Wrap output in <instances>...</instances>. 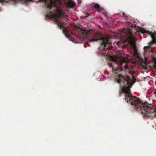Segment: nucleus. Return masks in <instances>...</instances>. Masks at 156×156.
Returning a JSON list of instances; mask_svg holds the SVG:
<instances>
[{"label": "nucleus", "mask_w": 156, "mask_h": 156, "mask_svg": "<svg viewBox=\"0 0 156 156\" xmlns=\"http://www.w3.org/2000/svg\"><path fill=\"white\" fill-rule=\"evenodd\" d=\"M108 58L111 62L108 63L109 66L113 73H115L116 80L118 83H122L124 87L122 88V92L125 93V101L131 104L134 109L141 111L143 115L153 119L156 116V112L152 105L147 102L143 103L136 96L132 95L130 92L132 86L130 80L119 73L123 71L132 74L133 69L129 64L128 60L122 57H117L115 55L110 56Z\"/></svg>", "instance_id": "1"}, {"label": "nucleus", "mask_w": 156, "mask_h": 156, "mask_svg": "<svg viewBox=\"0 0 156 156\" xmlns=\"http://www.w3.org/2000/svg\"><path fill=\"white\" fill-rule=\"evenodd\" d=\"M109 39L108 37H104L100 33L97 32L90 34L86 42L89 46H90V43L100 40L101 41V45L104 47L103 49L106 51V50L112 48L111 45V43L109 41Z\"/></svg>", "instance_id": "2"}, {"label": "nucleus", "mask_w": 156, "mask_h": 156, "mask_svg": "<svg viewBox=\"0 0 156 156\" xmlns=\"http://www.w3.org/2000/svg\"><path fill=\"white\" fill-rule=\"evenodd\" d=\"M129 40L131 46L133 49V58L134 60V62L138 64H140L143 62V60L140 58V54L137 52L135 42L133 40V37H129Z\"/></svg>", "instance_id": "3"}, {"label": "nucleus", "mask_w": 156, "mask_h": 156, "mask_svg": "<svg viewBox=\"0 0 156 156\" xmlns=\"http://www.w3.org/2000/svg\"><path fill=\"white\" fill-rule=\"evenodd\" d=\"M150 33L148 34L151 36L152 39L151 41L149 43V45L151 46L156 43V34L152 32H150Z\"/></svg>", "instance_id": "4"}, {"label": "nucleus", "mask_w": 156, "mask_h": 156, "mask_svg": "<svg viewBox=\"0 0 156 156\" xmlns=\"http://www.w3.org/2000/svg\"><path fill=\"white\" fill-rule=\"evenodd\" d=\"M77 31L78 33L80 35H82L84 34L87 35L89 33L88 30H83L81 29H78Z\"/></svg>", "instance_id": "5"}, {"label": "nucleus", "mask_w": 156, "mask_h": 156, "mask_svg": "<svg viewBox=\"0 0 156 156\" xmlns=\"http://www.w3.org/2000/svg\"><path fill=\"white\" fill-rule=\"evenodd\" d=\"M68 5L70 7H73L75 5V3L73 1H70L68 2Z\"/></svg>", "instance_id": "6"}, {"label": "nucleus", "mask_w": 156, "mask_h": 156, "mask_svg": "<svg viewBox=\"0 0 156 156\" xmlns=\"http://www.w3.org/2000/svg\"><path fill=\"white\" fill-rule=\"evenodd\" d=\"M140 31L141 33L142 34L147 33L148 34L149 33H150L149 31H147L143 29H141L140 30Z\"/></svg>", "instance_id": "7"}, {"label": "nucleus", "mask_w": 156, "mask_h": 156, "mask_svg": "<svg viewBox=\"0 0 156 156\" xmlns=\"http://www.w3.org/2000/svg\"><path fill=\"white\" fill-rule=\"evenodd\" d=\"M93 7L95 9H98L100 8V6L98 4H96Z\"/></svg>", "instance_id": "8"}, {"label": "nucleus", "mask_w": 156, "mask_h": 156, "mask_svg": "<svg viewBox=\"0 0 156 156\" xmlns=\"http://www.w3.org/2000/svg\"><path fill=\"white\" fill-rule=\"evenodd\" d=\"M117 44H118V45L119 46V47H122L123 45V42H117Z\"/></svg>", "instance_id": "9"}, {"label": "nucleus", "mask_w": 156, "mask_h": 156, "mask_svg": "<svg viewBox=\"0 0 156 156\" xmlns=\"http://www.w3.org/2000/svg\"><path fill=\"white\" fill-rule=\"evenodd\" d=\"M154 55H152V59L155 62V63H156V58L154 57Z\"/></svg>", "instance_id": "10"}, {"label": "nucleus", "mask_w": 156, "mask_h": 156, "mask_svg": "<svg viewBox=\"0 0 156 156\" xmlns=\"http://www.w3.org/2000/svg\"><path fill=\"white\" fill-rule=\"evenodd\" d=\"M154 94H155V96H156V89L154 90Z\"/></svg>", "instance_id": "11"}, {"label": "nucleus", "mask_w": 156, "mask_h": 156, "mask_svg": "<svg viewBox=\"0 0 156 156\" xmlns=\"http://www.w3.org/2000/svg\"><path fill=\"white\" fill-rule=\"evenodd\" d=\"M122 14H123V15L124 16H125L126 17V18L127 17V16H126L125 15V13L123 12H122Z\"/></svg>", "instance_id": "12"}, {"label": "nucleus", "mask_w": 156, "mask_h": 156, "mask_svg": "<svg viewBox=\"0 0 156 156\" xmlns=\"http://www.w3.org/2000/svg\"><path fill=\"white\" fill-rule=\"evenodd\" d=\"M4 0L5 2H9V0Z\"/></svg>", "instance_id": "13"}, {"label": "nucleus", "mask_w": 156, "mask_h": 156, "mask_svg": "<svg viewBox=\"0 0 156 156\" xmlns=\"http://www.w3.org/2000/svg\"><path fill=\"white\" fill-rule=\"evenodd\" d=\"M101 11V9H99V10H98L99 11Z\"/></svg>", "instance_id": "14"}, {"label": "nucleus", "mask_w": 156, "mask_h": 156, "mask_svg": "<svg viewBox=\"0 0 156 156\" xmlns=\"http://www.w3.org/2000/svg\"><path fill=\"white\" fill-rule=\"evenodd\" d=\"M130 34L131 35V33H130Z\"/></svg>", "instance_id": "15"}, {"label": "nucleus", "mask_w": 156, "mask_h": 156, "mask_svg": "<svg viewBox=\"0 0 156 156\" xmlns=\"http://www.w3.org/2000/svg\"><path fill=\"white\" fill-rule=\"evenodd\" d=\"M155 66H156V65H155Z\"/></svg>", "instance_id": "16"}]
</instances>
